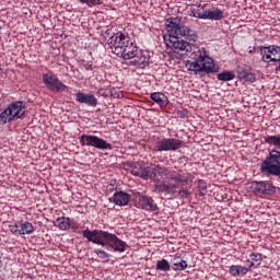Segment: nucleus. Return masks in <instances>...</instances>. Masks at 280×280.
<instances>
[{"instance_id": "obj_1", "label": "nucleus", "mask_w": 280, "mask_h": 280, "mask_svg": "<svg viewBox=\"0 0 280 280\" xmlns=\"http://www.w3.org/2000/svg\"><path fill=\"white\" fill-rule=\"evenodd\" d=\"M180 37L176 35H170V44L168 47H172L175 54H180V56H185V54H189V60L187 61V67L189 71H194L196 75H200V78H205L209 75V73H218L220 71V66H217L213 61V58L207 55L206 48H191V45L184 40L179 39Z\"/></svg>"}, {"instance_id": "obj_2", "label": "nucleus", "mask_w": 280, "mask_h": 280, "mask_svg": "<svg viewBox=\"0 0 280 280\" xmlns=\"http://www.w3.org/2000/svg\"><path fill=\"white\" fill-rule=\"evenodd\" d=\"M83 237H86L88 242H92V244H96L97 246H103V248H107V250H114V253H125L126 248H128L126 242L108 231L98 229L89 230V228H86L83 231Z\"/></svg>"}, {"instance_id": "obj_3", "label": "nucleus", "mask_w": 280, "mask_h": 280, "mask_svg": "<svg viewBox=\"0 0 280 280\" xmlns=\"http://www.w3.org/2000/svg\"><path fill=\"white\" fill-rule=\"evenodd\" d=\"M166 30L170 36H177V38H185L189 43L194 44L198 40V33L180 24V18H170L166 20Z\"/></svg>"}, {"instance_id": "obj_4", "label": "nucleus", "mask_w": 280, "mask_h": 280, "mask_svg": "<svg viewBox=\"0 0 280 280\" xmlns=\"http://www.w3.org/2000/svg\"><path fill=\"white\" fill-rule=\"evenodd\" d=\"M260 172L265 176H279L280 177V151L272 149L269 155L260 165Z\"/></svg>"}, {"instance_id": "obj_5", "label": "nucleus", "mask_w": 280, "mask_h": 280, "mask_svg": "<svg viewBox=\"0 0 280 280\" xmlns=\"http://www.w3.org/2000/svg\"><path fill=\"white\" fill-rule=\"evenodd\" d=\"M185 145L183 140L176 138H163L154 143L153 152H176Z\"/></svg>"}, {"instance_id": "obj_6", "label": "nucleus", "mask_w": 280, "mask_h": 280, "mask_svg": "<svg viewBox=\"0 0 280 280\" xmlns=\"http://www.w3.org/2000/svg\"><path fill=\"white\" fill-rule=\"evenodd\" d=\"M130 36L124 33H117L108 38L107 45L112 49V52L118 56L124 52L126 46L130 44Z\"/></svg>"}, {"instance_id": "obj_7", "label": "nucleus", "mask_w": 280, "mask_h": 280, "mask_svg": "<svg viewBox=\"0 0 280 280\" xmlns=\"http://www.w3.org/2000/svg\"><path fill=\"white\" fill-rule=\"evenodd\" d=\"M81 145H88L90 148H96L97 150H113V144L107 142L106 140L93 136V135H82L79 138Z\"/></svg>"}, {"instance_id": "obj_8", "label": "nucleus", "mask_w": 280, "mask_h": 280, "mask_svg": "<svg viewBox=\"0 0 280 280\" xmlns=\"http://www.w3.org/2000/svg\"><path fill=\"white\" fill-rule=\"evenodd\" d=\"M249 191L255 196H273V194H277V187L270 182L254 180L249 183Z\"/></svg>"}, {"instance_id": "obj_9", "label": "nucleus", "mask_w": 280, "mask_h": 280, "mask_svg": "<svg viewBox=\"0 0 280 280\" xmlns=\"http://www.w3.org/2000/svg\"><path fill=\"white\" fill-rule=\"evenodd\" d=\"M132 202L137 209H143L144 211H159V206L154 203L152 197L141 195V192H132Z\"/></svg>"}, {"instance_id": "obj_10", "label": "nucleus", "mask_w": 280, "mask_h": 280, "mask_svg": "<svg viewBox=\"0 0 280 280\" xmlns=\"http://www.w3.org/2000/svg\"><path fill=\"white\" fill-rule=\"evenodd\" d=\"M43 82L49 91H54L55 93H62L63 91H67V85L62 83V81L58 80V77H56L52 71H48L43 74Z\"/></svg>"}, {"instance_id": "obj_11", "label": "nucleus", "mask_w": 280, "mask_h": 280, "mask_svg": "<svg viewBox=\"0 0 280 280\" xmlns=\"http://www.w3.org/2000/svg\"><path fill=\"white\" fill-rule=\"evenodd\" d=\"M150 52L141 50L133 57L132 60L127 61L128 67H136L137 69H145L150 65Z\"/></svg>"}, {"instance_id": "obj_12", "label": "nucleus", "mask_w": 280, "mask_h": 280, "mask_svg": "<svg viewBox=\"0 0 280 280\" xmlns=\"http://www.w3.org/2000/svg\"><path fill=\"white\" fill-rule=\"evenodd\" d=\"M159 176H166L167 178H171L172 171L165 166L161 165H153L151 166V180L154 183V185L159 184V182H162Z\"/></svg>"}, {"instance_id": "obj_13", "label": "nucleus", "mask_w": 280, "mask_h": 280, "mask_svg": "<svg viewBox=\"0 0 280 280\" xmlns=\"http://www.w3.org/2000/svg\"><path fill=\"white\" fill-rule=\"evenodd\" d=\"M236 73L240 78V80H244L245 82H257V77L255 75V72H253V69L248 66H238L236 68Z\"/></svg>"}, {"instance_id": "obj_14", "label": "nucleus", "mask_w": 280, "mask_h": 280, "mask_svg": "<svg viewBox=\"0 0 280 280\" xmlns=\"http://www.w3.org/2000/svg\"><path fill=\"white\" fill-rule=\"evenodd\" d=\"M78 104H85L86 106H91L92 108H95L97 106V97L93 94L84 93L81 91H78L75 94Z\"/></svg>"}, {"instance_id": "obj_15", "label": "nucleus", "mask_w": 280, "mask_h": 280, "mask_svg": "<svg viewBox=\"0 0 280 280\" xmlns=\"http://www.w3.org/2000/svg\"><path fill=\"white\" fill-rule=\"evenodd\" d=\"M131 174L143 180H152V166L135 165L133 168H131Z\"/></svg>"}, {"instance_id": "obj_16", "label": "nucleus", "mask_w": 280, "mask_h": 280, "mask_svg": "<svg viewBox=\"0 0 280 280\" xmlns=\"http://www.w3.org/2000/svg\"><path fill=\"white\" fill-rule=\"evenodd\" d=\"M140 50L135 43L129 42V44L126 45L125 50L118 55L119 58H124V60H133L138 54H140Z\"/></svg>"}, {"instance_id": "obj_17", "label": "nucleus", "mask_w": 280, "mask_h": 280, "mask_svg": "<svg viewBox=\"0 0 280 280\" xmlns=\"http://www.w3.org/2000/svg\"><path fill=\"white\" fill-rule=\"evenodd\" d=\"M154 189L160 194H171L172 196H174V194H176V190L178 189V184H172L162 180L158 182V184H154Z\"/></svg>"}, {"instance_id": "obj_18", "label": "nucleus", "mask_w": 280, "mask_h": 280, "mask_svg": "<svg viewBox=\"0 0 280 280\" xmlns=\"http://www.w3.org/2000/svg\"><path fill=\"white\" fill-rule=\"evenodd\" d=\"M8 108L13 119H21L25 115V104L21 101L12 103Z\"/></svg>"}, {"instance_id": "obj_19", "label": "nucleus", "mask_w": 280, "mask_h": 280, "mask_svg": "<svg viewBox=\"0 0 280 280\" xmlns=\"http://www.w3.org/2000/svg\"><path fill=\"white\" fill-rule=\"evenodd\" d=\"M130 199L132 200V196L124 190H119L113 196V202L117 207H128V202H130Z\"/></svg>"}, {"instance_id": "obj_20", "label": "nucleus", "mask_w": 280, "mask_h": 280, "mask_svg": "<svg viewBox=\"0 0 280 280\" xmlns=\"http://www.w3.org/2000/svg\"><path fill=\"white\" fill-rule=\"evenodd\" d=\"M151 100L155 102V104H159L161 108H165L167 104H170V100L163 92H154L150 95Z\"/></svg>"}, {"instance_id": "obj_21", "label": "nucleus", "mask_w": 280, "mask_h": 280, "mask_svg": "<svg viewBox=\"0 0 280 280\" xmlns=\"http://www.w3.org/2000/svg\"><path fill=\"white\" fill-rule=\"evenodd\" d=\"M206 19H209V21H222V19H224V11L220 9H215L213 11L207 10Z\"/></svg>"}, {"instance_id": "obj_22", "label": "nucleus", "mask_w": 280, "mask_h": 280, "mask_svg": "<svg viewBox=\"0 0 280 280\" xmlns=\"http://www.w3.org/2000/svg\"><path fill=\"white\" fill-rule=\"evenodd\" d=\"M250 259H247V264H249V268H259L261 266V261L264 258L259 253H252L249 255Z\"/></svg>"}, {"instance_id": "obj_23", "label": "nucleus", "mask_w": 280, "mask_h": 280, "mask_svg": "<svg viewBox=\"0 0 280 280\" xmlns=\"http://www.w3.org/2000/svg\"><path fill=\"white\" fill-rule=\"evenodd\" d=\"M205 8H207V4L198 5L196 9H190V16L207 20V10Z\"/></svg>"}, {"instance_id": "obj_24", "label": "nucleus", "mask_w": 280, "mask_h": 280, "mask_svg": "<svg viewBox=\"0 0 280 280\" xmlns=\"http://www.w3.org/2000/svg\"><path fill=\"white\" fill-rule=\"evenodd\" d=\"M189 173H183V171H179L177 174L174 175V172H171V180H174L175 183H189Z\"/></svg>"}, {"instance_id": "obj_25", "label": "nucleus", "mask_w": 280, "mask_h": 280, "mask_svg": "<svg viewBox=\"0 0 280 280\" xmlns=\"http://www.w3.org/2000/svg\"><path fill=\"white\" fill-rule=\"evenodd\" d=\"M260 54L262 56V62H280V59L272 58V52H268V46H261Z\"/></svg>"}, {"instance_id": "obj_26", "label": "nucleus", "mask_w": 280, "mask_h": 280, "mask_svg": "<svg viewBox=\"0 0 280 280\" xmlns=\"http://www.w3.org/2000/svg\"><path fill=\"white\" fill-rule=\"evenodd\" d=\"M56 222L61 231H67L68 229H71V219L67 217H59L57 218Z\"/></svg>"}, {"instance_id": "obj_27", "label": "nucleus", "mask_w": 280, "mask_h": 280, "mask_svg": "<svg viewBox=\"0 0 280 280\" xmlns=\"http://www.w3.org/2000/svg\"><path fill=\"white\" fill-rule=\"evenodd\" d=\"M10 121H14V118H12V113L10 112V109L7 108L2 113H0V126L10 124Z\"/></svg>"}, {"instance_id": "obj_28", "label": "nucleus", "mask_w": 280, "mask_h": 280, "mask_svg": "<svg viewBox=\"0 0 280 280\" xmlns=\"http://www.w3.org/2000/svg\"><path fill=\"white\" fill-rule=\"evenodd\" d=\"M220 82H231V80H235V73L232 71H223L217 75Z\"/></svg>"}, {"instance_id": "obj_29", "label": "nucleus", "mask_w": 280, "mask_h": 280, "mask_svg": "<svg viewBox=\"0 0 280 280\" xmlns=\"http://www.w3.org/2000/svg\"><path fill=\"white\" fill-rule=\"evenodd\" d=\"M34 231V225L30 222H24L20 224V235H31Z\"/></svg>"}, {"instance_id": "obj_30", "label": "nucleus", "mask_w": 280, "mask_h": 280, "mask_svg": "<svg viewBox=\"0 0 280 280\" xmlns=\"http://www.w3.org/2000/svg\"><path fill=\"white\" fill-rule=\"evenodd\" d=\"M197 191H198V196H200V198H205V196L209 192V190L207 188V182H205V179L198 180Z\"/></svg>"}, {"instance_id": "obj_31", "label": "nucleus", "mask_w": 280, "mask_h": 280, "mask_svg": "<svg viewBox=\"0 0 280 280\" xmlns=\"http://www.w3.org/2000/svg\"><path fill=\"white\" fill-rule=\"evenodd\" d=\"M156 270H161L162 272H170L172 270L170 261H167V259L158 260Z\"/></svg>"}, {"instance_id": "obj_32", "label": "nucleus", "mask_w": 280, "mask_h": 280, "mask_svg": "<svg viewBox=\"0 0 280 280\" xmlns=\"http://www.w3.org/2000/svg\"><path fill=\"white\" fill-rule=\"evenodd\" d=\"M265 143H268V145H275V148L280 149V136H267L264 138Z\"/></svg>"}, {"instance_id": "obj_33", "label": "nucleus", "mask_w": 280, "mask_h": 280, "mask_svg": "<svg viewBox=\"0 0 280 280\" xmlns=\"http://www.w3.org/2000/svg\"><path fill=\"white\" fill-rule=\"evenodd\" d=\"M94 253L100 257V259H102V261H104V264L110 261V254L106 253L105 250L94 249Z\"/></svg>"}, {"instance_id": "obj_34", "label": "nucleus", "mask_w": 280, "mask_h": 280, "mask_svg": "<svg viewBox=\"0 0 280 280\" xmlns=\"http://www.w3.org/2000/svg\"><path fill=\"white\" fill-rule=\"evenodd\" d=\"M96 95H100L101 97H110L113 95V88H101L96 92Z\"/></svg>"}, {"instance_id": "obj_35", "label": "nucleus", "mask_w": 280, "mask_h": 280, "mask_svg": "<svg viewBox=\"0 0 280 280\" xmlns=\"http://www.w3.org/2000/svg\"><path fill=\"white\" fill-rule=\"evenodd\" d=\"M79 3H86L88 8H94V5H102V0H79Z\"/></svg>"}, {"instance_id": "obj_36", "label": "nucleus", "mask_w": 280, "mask_h": 280, "mask_svg": "<svg viewBox=\"0 0 280 280\" xmlns=\"http://www.w3.org/2000/svg\"><path fill=\"white\" fill-rule=\"evenodd\" d=\"M173 270L180 271L187 269V260H180L172 266Z\"/></svg>"}, {"instance_id": "obj_37", "label": "nucleus", "mask_w": 280, "mask_h": 280, "mask_svg": "<svg viewBox=\"0 0 280 280\" xmlns=\"http://www.w3.org/2000/svg\"><path fill=\"white\" fill-rule=\"evenodd\" d=\"M268 54H271V56H277L280 54V46L277 45H270L267 46Z\"/></svg>"}, {"instance_id": "obj_38", "label": "nucleus", "mask_w": 280, "mask_h": 280, "mask_svg": "<svg viewBox=\"0 0 280 280\" xmlns=\"http://www.w3.org/2000/svg\"><path fill=\"white\" fill-rule=\"evenodd\" d=\"M250 270H252L250 266L242 267L238 265V277H244L245 275H248V272H250Z\"/></svg>"}, {"instance_id": "obj_39", "label": "nucleus", "mask_w": 280, "mask_h": 280, "mask_svg": "<svg viewBox=\"0 0 280 280\" xmlns=\"http://www.w3.org/2000/svg\"><path fill=\"white\" fill-rule=\"evenodd\" d=\"M229 272L232 277H240L238 265H232L229 269Z\"/></svg>"}, {"instance_id": "obj_40", "label": "nucleus", "mask_w": 280, "mask_h": 280, "mask_svg": "<svg viewBox=\"0 0 280 280\" xmlns=\"http://www.w3.org/2000/svg\"><path fill=\"white\" fill-rule=\"evenodd\" d=\"M190 195H191V194H190L189 190H187V189H180V190L178 191V196H179V198H182V199L189 198Z\"/></svg>"}, {"instance_id": "obj_41", "label": "nucleus", "mask_w": 280, "mask_h": 280, "mask_svg": "<svg viewBox=\"0 0 280 280\" xmlns=\"http://www.w3.org/2000/svg\"><path fill=\"white\" fill-rule=\"evenodd\" d=\"M110 97H114V100H124V92H113Z\"/></svg>"}, {"instance_id": "obj_42", "label": "nucleus", "mask_w": 280, "mask_h": 280, "mask_svg": "<svg viewBox=\"0 0 280 280\" xmlns=\"http://www.w3.org/2000/svg\"><path fill=\"white\" fill-rule=\"evenodd\" d=\"M83 67H84L85 71H93V69H95V67H93V62H91V61L84 62Z\"/></svg>"}, {"instance_id": "obj_43", "label": "nucleus", "mask_w": 280, "mask_h": 280, "mask_svg": "<svg viewBox=\"0 0 280 280\" xmlns=\"http://www.w3.org/2000/svg\"><path fill=\"white\" fill-rule=\"evenodd\" d=\"M10 231H11V233H13V234H16L18 233V235H21V230H19V225H11L10 226Z\"/></svg>"}, {"instance_id": "obj_44", "label": "nucleus", "mask_w": 280, "mask_h": 280, "mask_svg": "<svg viewBox=\"0 0 280 280\" xmlns=\"http://www.w3.org/2000/svg\"><path fill=\"white\" fill-rule=\"evenodd\" d=\"M177 115H178V117H180V118L183 119V118L187 117V112H185V110H178V112H177Z\"/></svg>"}, {"instance_id": "obj_45", "label": "nucleus", "mask_w": 280, "mask_h": 280, "mask_svg": "<svg viewBox=\"0 0 280 280\" xmlns=\"http://www.w3.org/2000/svg\"><path fill=\"white\" fill-rule=\"evenodd\" d=\"M254 51H255V47L253 48V50H249V54H254Z\"/></svg>"}, {"instance_id": "obj_46", "label": "nucleus", "mask_w": 280, "mask_h": 280, "mask_svg": "<svg viewBox=\"0 0 280 280\" xmlns=\"http://www.w3.org/2000/svg\"><path fill=\"white\" fill-rule=\"evenodd\" d=\"M72 229H78V226L73 225Z\"/></svg>"}]
</instances>
